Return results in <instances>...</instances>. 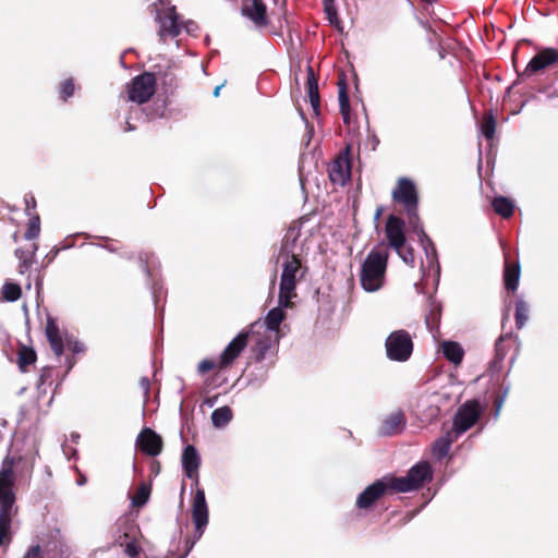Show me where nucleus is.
<instances>
[{
    "label": "nucleus",
    "mask_w": 558,
    "mask_h": 558,
    "mask_svg": "<svg viewBox=\"0 0 558 558\" xmlns=\"http://www.w3.org/2000/svg\"><path fill=\"white\" fill-rule=\"evenodd\" d=\"M280 257L283 258L279 284L280 304L283 306H292V299L296 296V283L304 277L306 267L302 266L298 255Z\"/></svg>",
    "instance_id": "20e7f679"
},
{
    "label": "nucleus",
    "mask_w": 558,
    "mask_h": 558,
    "mask_svg": "<svg viewBox=\"0 0 558 558\" xmlns=\"http://www.w3.org/2000/svg\"><path fill=\"white\" fill-rule=\"evenodd\" d=\"M507 393H508V389H506L504 395L500 398H498L495 402V405H496L495 416L496 417L499 415V412L501 410V407H502V403L505 401Z\"/></svg>",
    "instance_id": "8fccbe9b"
},
{
    "label": "nucleus",
    "mask_w": 558,
    "mask_h": 558,
    "mask_svg": "<svg viewBox=\"0 0 558 558\" xmlns=\"http://www.w3.org/2000/svg\"><path fill=\"white\" fill-rule=\"evenodd\" d=\"M459 437L453 436L452 432L449 429L439 437L433 445V452L438 459L445 458L448 452L450 451L451 445L458 439Z\"/></svg>",
    "instance_id": "cd10ccee"
},
{
    "label": "nucleus",
    "mask_w": 558,
    "mask_h": 558,
    "mask_svg": "<svg viewBox=\"0 0 558 558\" xmlns=\"http://www.w3.org/2000/svg\"><path fill=\"white\" fill-rule=\"evenodd\" d=\"M307 94L314 113L319 114V92L318 82L312 66L307 68Z\"/></svg>",
    "instance_id": "bb28decb"
},
{
    "label": "nucleus",
    "mask_w": 558,
    "mask_h": 558,
    "mask_svg": "<svg viewBox=\"0 0 558 558\" xmlns=\"http://www.w3.org/2000/svg\"><path fill=\"white\" fill-rule=\"evenodd\" d=\"M391 195L395 202L404 207L409 223L416 230L421 222L417 215L418 196L413 181L408 178H400Z\"/></svg>",
    "instance_id": "423d86ee"
},
{
    "label": "nucleus",
    "mask_w": 558,
    "mask_h": 558,
    "mask_svg": "<svg viewBox=\"0 0 558 558\" xmlns=\"http://www.w3.org/2000/svg\"><path fill=\"white\" fill-rule=\"evenodd\" d=\"M36 361V353L33 349L22 347L19 351V367L22 372L26 371V367L34 364Z\"/></svg>",
    "instance_id": "473e14b6"
},
{
    "label": "nucleus",
    "mask_w": 558,
    "mask_h": 558,
    "mask_svg": "<svg viewBox=\"0 0 558 558\" xmlns=\"http://www.w3.org/2000/svg\"><path fill=\"white\" fill-rule=\"evenodd\" d=\"M405 426V416L402 411L398 410L388 414L380 427L379 434L383 436H392L401 433Z\"/></svg>",
    "instance_id": "4be33fe9"
},
{
    "label": "nucleus",
    "mask_w": 558,
    "mask_h": 558,
    "mask_svg": "<svg viewBox=\"0 0 558 558\" xmlns=\"http://www.w3.org/2000/svg\"><path fill=\"white\" fill-rule=\"evenodd\" d=\"M74 362L69 363V369L73 367Z\"/></svg>",
    "instance_id": "13d9d810"
},
{
    "label": "nucleus",
    "mask_w": 558,
    "mask_h": 558,
    "mask_svg": "<svg viewBox=\"0 0 558 558\" xmlns=\"http://www.w3.org/2000/svg\"><path fill=\"white\" fill-rule=\"evenodd\" d=\"M21 287L13 282H5L2 287V298L8 302H15L21 298Z\"/></svg>",
    "instance_id": "72a5a7b5"
},
{
    "label": "nucleus",
    "mask_w": 558,
    "mask_h": 558,
    "mask_svg": "<svg viewBox=\"0 0 558 558\" xmlns=\"http://www.w3.org/2000/svg\"><path fill=\"white\" fill-rule=\"evenodd\" d=\"M248 332H240L223 350L219 359L221 368L229 366L247 344Z\"/></svg>",
    "instance_id": "6ab92c4d"
},
{
    "label": "nucleus",
    "mask_w": 558,
    "mask_h": 558,
    "mask_svg": "<svg viewBox=\"0 0 558 558\" xmlns=\"http://www.w3.org/2000/svg\"><path fill=\"white\" fill-rule=\"evenodd\" d=\"M389 477H384L367 486L357 497L359 509L371 508L388 489H390Z\"/></svg>",
    "instance_id": "4468645a"
},
{
    "label": "nucleus",
    "mask_w": 558,
    "mask_h": 558,
    "mask_svg": "<svg viewBox=\"0 0 558 558\" xmlns=\"http://www.w3.org/2000/svg\"><path fill=\"white\" fill-rule=\"evenodd\" d=\"M232 418V411L229 407H221L211 413V422L215 427H225Z\"/></svg>",
    "instance_id": "2f4dec72"
},
{
    "label": "nucleus",
    "mask_w": 558,
    "mask_h": 558,
    "mask_svg": "<svg viewBox=\"0 0 558 558\" xmlns=\"http://www.w3.org/2000/svg\"><path fill=\"white\" fill-rule=\"evenodd\" d=\"M241 13L256 27L268 25L267 7L263 0H242Z\"/></svg>",
    "instance_id": "2eb2a0df"
},
{
    "label": "nucleus",
    "mask_w": 558,
    "mask_h": 558,
    "mask_svg": "<svg viewBox=\"0 0 558 558\" xmlns=\"http://www.w3.org/2000/svg\"><path fill=\"white\" fill-rule=\"evenodd\" d=\"M397 252V254L401 257V259L409 266L413 267L414 266V254H413V250L411 247H404L401 246L400 250H395Z\"/></svg>",
    "instance_id": "79ce46f5"
},
{
    "label": "nucleus",
    "mask_w": 558,
    "mask_h": 558,
    "mask_svg": "<svg viewBox=\"0 0 558 558\" xmlns=\"http://www.w3.org/2000/svg\"><path fill=\"white\" fill-rule=\"evenodd\" d=\"M325 11H326V14H327V17L329 20V22L332 24V25H336L338 26L339 25V19H338V15H337V11L332 4L331 1H326L325 2Z\"/></svg>",
    "instance_id": "37998d69"
},
{
    "label": "nucleus",
    "mask_w": 558,
    "mask_h": 558,
    "mask_svg": "<svg viewBox=\"0 0 558 558\" xmlns=\"http://www.w3.org/2000/svg\"><path fill=\"white\" fill-rule=\"evenodd\" d=\"M134 129H135V128H134V126H132V124H131L129 121H126L125 131H126V132H130V131H133Z\"/></svg>",
    "instance_id": "603ef678"
},
{
    "label": "nucleus",
    "mask_w": 558,
    "mask_h": 558,
    "mask_svg": "<svg viewBox=\"0 0 558 558\" xmlns=\"http://www.w3.org/2000/svg\"><path fill=\"white\" fill-rule=\"evenodd\" d=\"M339 106L343 120L347 122L349 120L350 105L344 84L339 88Z\"/></svg>",
    "instance_id": "58836bf2"
},
{
    "label": "nucleus",
    "mask_w": 558,
    "mask_h": 558,
    "mask_svg": "<svg viewBox=\"0 0 558 558\" xmlns=\"http://www.w3.org/2000/svg\"><path fill=\"white\" fill-rule=\"evenodd\" d=\"M157 81L154 74L145 72L135 76L126 86L128 100L142 105L155 94Z\"/></svg>",
    "instance_id": "9b49d317"
},
{
    "label": "nucleus",
    "mask_w": 558,
    "mask_h": 558,
    "mask_svg": "<svg viewBox=\"0 0 558 558\" xmlns=\"http://www.w3.org/2000/svg\"><path fill=\"white\" fill-rule=\"evenodd\" d=\"M328 172L333 184L343 186L351 175V162L348 153L336 158L329 166Z\"/></svg>",
    "instance_id": "a211bd4d"
},
{
    "label": "nucleus",
    "mask_w": 558,
    "mask_h": 558,
    "mask_svg": "<svg viewBox=\"0 0 558 558\" xmlns=\"http://www.w3.org/2000/svg\"><path fill=\"white\" fill-rule=\"evenodd\" d=\"M64 347H66L73 353H83L86 350L85 344L83 342L69 336L65 337Z\"/></svg>",
    "instance_id": "a19ab883"
},
{
    "label": "nucleus",
    "mask_w": 558,
    "mask_h": 558,
    "mask_svg": "<svg viewBox=\"0 0 558 558\" xmlns=\"http://www.w3.org/2000/svg\"><path fill=\"white\" fill-rule=\"evenodd\" d=\"M529 319V305L523 300H518L515 305V325L521 329Z\"/></svg>",
    "instance_id": "c9c22d12"
},
{
    "label": "nucleus",
    "mask_w": 558,
    "mask_h": 558,
    "mask_svg": "<svg viewBox=\"0 0 558 558\" xmlns=\"http://www.w3.org/2000/svg\"><path fill=\"white\" fill-rule=\"evenodd\" d=\"M299 236H300V228L296 226L289 227L283 236L282 246H281L279 256L298 255L295 252V243H296Z\"/></svg>",
    "instance_id": "393cba45"
},
{
    "label": "nucleus",
    "mask_w": 558,
    "mask_h": 558,
    "mask_svg": "<svg viewBox=\"0 0 558 558\" xmlns=\"http://www.w3.org/2000/svg\"><path fill=\"white\" fill-rule=\"evenodd\" d=\"M40 233V220L38 215L29 216V222L27 226V230L24 234L26 240H34Z\"/></svg>",
    "instance_id": "e433bc0d"
},
{
    "label": "nucleus",
    "mask_w": 558,
    "mask_h": 558,
    "mask_svg": "<svg viewBox=\"0 0 558 558\" xmlns=\"http://www.w3.org/2000/svg\"><path fill=\"white\" fill-rule=\"evenodd\" d=\"M150 496V486L142 484L137 492L132 497V506L141 508L145 506Z\"/></svg>",
    "instance_id": "f704fd0d"
},
{
    "label": "nucleus",
    "mask_w": 558,
    "mask_h": 558,
    "mask_svg": "<svg viewBox=\"0 0 558 558\" xmlns=\"http://www.w3.org/2000/svg\"><path fill=\"white\" fill-rule=\"evenodd\" d=\"M137 447L147 456L156 457L162 450L161 437L151 428L145 427L136 438Z\"/></svg>",
    "instance_id": "dca6fc26"
},
{
    "label": "nucleus",
    "mask_w": 558,
    "mask_h": 558,
    "mask_svg": "<svg viewBox=\"0 0 558 558\" xmlns=\"http://www.w3.org/2000/svg\"><path fill=\"white\" fill-rule=\"evenodd\" d=\"M140 527L134 520L122 517L120 518L112 531L113 545L124 547V554L130 558H138L142 550L137 544Z\"/></svg>",
    "instance_id": "39448f33"
},
{
    "label": "nucleus",
    "mask_w": 558,
    "mask_h": 558,
    "mask_svg": "<svg viewBox=\"0 0 558 558\" xmlns=\"http://www.w3.org/2000/svg\"><path fill=\"white\" fill-rule=\"evenodd\" d=\"M75 90L74 82L72 78H68L63 81L60 85V97L63 100H68L70 97L73 96Z\"/></svg>",
    "instance_id": "ea45409f"
},
{
    "label": "nucleus",
    "mask_w": 558,
    "mask_h": 558,
    "mask_svg": "<svg viewBox=\"0 0 558 558\" xmlns=\"http://www.w3.org/2000/svg\"><path fill=\"white\" fill-rule=\"evenodd\" d=\"M481 132L487 140H493L496 132V121L493 114L487 116L482 125Z\"/></svg>",
    "instance_id": "4c0bfd02"
},
{
    "label": "nucleus",
    "mask_w": 558,
    "mask_h": 558,
    "mask_svg": "<svg viewBox=\"0 0 558 558\" xmlns=\"http://www.w3.org/2000/svg\"><path fill=\"white\" fill-rule=\"evenodd\" d=\"M201 465V458L197 450L189 445L184 448L182 453V468L184 474L193 480L195 484L198 483V469Z\"/></svg>",
    "instance_id": "412c9836"
},
{
    "label": "nucleus",
    "mask_w": 558,
    "mask_h": 558,
    "mask_svg": "<svg viewBox=\"0 0 558 558\" xmlns=\"http://www.w3.org/2000/svg\"><path fill=\"white\" fill-rule=\"evenodd\" d=\"M291 306H283L280 304V296L278 298V306L271 308L266 315L263 322L257 320L253 323L250 327V333H260V330H265L267 333H276L279 335V328L283 319L286 318V314L283 310L290 308Z\"/></svg>",
    "instance_id": "f8f14e48"
},
{
    "label": "nucleus",
    "mask_w": 558,
    "mask_h": 558,
    "mask_svg": "<svg viewBox=\"0 0 558 558\" xmlns=\"http://www.w3.org/2000/svg\"><path fill=\"white\" fill-rule=\"evenodd\" d=\"M414 231L417 233L420 238V241L425 251L426 258L430 264H433L436 260V250L432 240L425 234L421 223L418 225V228Z\"/></svg>",
    "instance_id": "7c9ffc66"
},
{
    "label": "nucleus",
    "mask_w": 558,
    "mask_h": 558,
    "mask_svg": "<svg viewBox=\"0 0 558 558\" xmlns=\"http://www.w3.org/2000/svg\"><path fill=\"white\" fill-rule=\"evenodd\" d=\"M14 482L13 460L5 459L0 470V545L10 542L12 519L16 514Z\"/></svg>",
    "instance_id": "f257e3e1"
},
{
    "label": "nucleus",
    "mask_w": 558,
    "mask_h": 558,
    "mask_svg": "<svg viewBox=\"0 0 558 558\" xmlns=\"http://www.w3.org/2000/svg\"><path fill=\"white\" fill-rule=\"evenodd\" d=\"M154 8L159 40L166 44L175 39L182 32V20L175 5L171 4L170 0H156Z\"/></svg>",
    "instance_id": "7ed1b4c3"
},
{
    "label": "nucleus",
    "mask_w": 558,
    "mask_h": 558,
    "mask_svg": "<svg viewBox=\"0 0 558 558\" xmlns=\"http://www.w3.org/2000/svg\"><path fill=\"white\" fill-rule=\"evenodd\" d=\"M252 336H256L254 352L257 361H263L269 353H272L280 339V336L267 333L265 330H260V333H252Z\"/></svg>",
    "instance_id": "aec40b11"
},
{
    "label": "nucleus",
    "mask_w": 558,
    "mask_h": 558,
    "mask_svg": "<svg viewBox=\"0 0 558 558\" xmlns=\"http://www.w3.org/2000/svg\"><path fill=\"white\" fill-rule=\"evenodd\" d=\"M389 253L383 244L373 247L361 265L360 282L366 292H376L385 283Z\"/></svg>",
    "instance_id": "f03ea898"
},
{
    "label": "nucleus",
    "mask_w": 558,
    "mask_h": 558,
    "mask_svg": "<svg viewBox=\"0 0 558 558\" xmlns=\"http://www.w3.org/2000/svg\"><path fill=\"white\" fill-rule=\"evenodd\" d=\"M492 206L496 214H498L502 218L511 217L514 210L513 202L505 196L495 197L492 202Z\"/></svg>",
    "instance_id": "c756f323"
},
{
    "label": "nucleus",
    "mask_w": 558,
    "mask_h": 558,
    "mask_svg": "<svg viewBox=\"0 0 558 558\" xmlns=\"http://www.w3.org/2000/svg\"><path fill=\"white\" fill-rule=\"evenodd\" d=\"M380 214H381V210H380V209H378V210L376 211V218H378V217L380 216Z\"/></svg>",
    "instance_id": "5fc2aeb1"
},
{
    "label": "nucleus",
    "mask_w": 558,
    "mask_h": 558,
    "mask_svg": "<svg viewBox=\"0 0 558 558\" xmlns=\"http://www.w3.org/2000/svg\"><path fill=\"white\" fill-rule=\"evenodd\" d=\"M483 410L480 402L475 399L468 400L461 404L453 416L450 429L453 436L460 437L473 427L477 423Z\"/></svg>",
    "instance_id": "1a4fd4ad"
},
{
    "label": "nucleus",
    "mask_w": 558,
    "mask_h": 558,
    "mask_svg": "<svg viewBox=\"0 0 558 558\" xmlns=\"http://www.w3.org/2000/svg\"><path fill=\"white\" fill-rule=\"evenodd\" d=\"M192 520L195 525V534L192 539L186 541L185 550L178 558H184L187 556L190 550L204 534V531L208 524V506L203 489H197L194 495L192 505Z\"/></svg>",
    "instance_id": "6e6552de"
},
{
    "label": "nucleus",
    "mask_w": 558,
    "mask_h": 558,
    "mask_svg": "<svg viewBox=\"0 0 558 558\" xmlns=\"http://www.w3.org/2000/svg\"><path fill=\"white\" fill-rule=\"evenodd\" d=\"M24 203H25V210L28 216H34L32 214V210L36 207V199L32 194H26L24 196Z\"/></svg>",
    "instance_id": "c03bdc74"
},
{
    "label": "nucleus",
    "mask_w": 558,
    "mask_h": 558,
    "mask_svg": "<svg viewBox=\"0 0 558 558\" xmlns=\"http://www.w3.org/2000/svg\"><path fill=\"white\" fill-rule=\"evenodd\" d=\"M222 84L221 85H218L215 89H214V96L215 97H218L219 96V93H220V89L222 88Z\"/></svg>",
    "instance_id": "3c124183"
},
{
    "label": "nucleus",
    "mask_w": 558,
    "mask_h": 558,
    "mask_svg": "<svg viewBox=\"0 0 558 558\" xmlns=\"http://www.w3.org/2000/svg\"><path fill=\"white\" fill-rule=\"evenodd\" d=\"M440 348L444 356L451 363L458 365L462 362L464 350L460 343L445 340L440 343Z\"/></svg>",
    "instance_id": "a878e982"
},
{
    "label": "nucleus",
    "mask_w": 558,
    "mask_h": 558,
    "mask_svg": "<svg viewBox=\"0 0 558 558\" xmlns=\"http://www.w3.org/2000/svg\"><path fill=\"white\" fill-rule=\"evenodd\" d=\"M38 250L37 244L32 243L25 248L15 250V256L19 258V272L26 274L34 264L35 255Z\"/></svg>",
    "instance_id": "b1692460"
},
{
    "label": "nucleus",
    "mask_w": 558,
    "mask_h": 558,
    "mask_svg": "<svg viewBox=\"0 0 558 558\" xmlns=\"http://www.w3.org/2000/svg\"><path fill=\"white\" fill-rule=\"evenodd\" d=\"M555 65H558V49L544 48L530 60L523 74L531 76Z\"/></svg>",
    "instance_id": "ddd939ff"
},
{
    "label": "nucleus",
    "mask_w": 558,
    "mask_h": 558,
    "mask_svg": "<svg viewBox=\"0 0 558 558\" xmlns=\"http://www.w3.org/2000/svg\"><path fill=\"white\" fill-rule=\"evenodd\" d=\"M140 386L144 392L145 400H147L149 397V388H150L149 379L147 377H143L140 381Z\"/></svg>",
    "instance_id": "09e8293b"
},
{
    "label": "nucleus",
    "mask_w": 558,
    "mask_h": 558,
    "mask_svg": "<svg viewBox=\"0 0 558 558\" xmlns=\"http://www.w3.org/2000/svg\"><path fill=\"white\" fill-rule=\"evenodd\" d=\"M216 366L214 361L210 360H203L199 362L197 369L201 374H205L209 371H211Z\"/></svg>",
    "instance_id": "49530a36"
},
{
    "label": "nucleus",
    "mask_w": 558,
    "mask_h": 558,
    "mask_svg": "<svg viewBox=\"0 0 558 558\" xmlns=\"http://www.w3.org/2000/svg\"><path fill=\"white\" fill-rule=\"evenodd\" d=\"M206 403H207L208 405H210V407H213V405H214V402H213V401H209V400H208Z\"/></svg>",
    "instance_id": "4d7b16f0"
},
{
    "label": "nucleus",
    "mask_w": 558,
    "mask_h": 558,
    "mask_svg": "<svg viewBox=\"0 0 558 558\" xmlns=\"http://www.w3.org/2000/svg\"><path fill=\"white\" fill-rule=\"evenodd\" d=\"M197 25L195 22L189 20L183 22L182 21V31L184 29L187 34H194L197 31Z\"/></svg>",
    "instance_id": "de8ad7c7"
},
{
    "label": "nucleus",
    "mask_w": 558,
    "mask_h": 558,
    "mask_svg": "<svg viewBox=\"0 0 558 558\" xmlns=\"http://www.w3.org/2000/svg\"><path fill=\"white\" fill-rule=\"evenodd\" d=\"M4 427V422H0V440L2 439V429Z\"/></svg>",
    "instance_id": "864d4df0"
},
{
    "label": "nucleus",
    "mask_w": 558,
    "mask_h": 558,
    "mask_svg": "<svg viewBox=\"0 0 558 558\" xmlns=\"http://www.w3.org/2000/svg\"><path fill=\"white\" fill-rule=\"evenodd\" d=\"M504 278L506 289L514 292L520 280V265L506 263Z\"/></svg>",
    "instance_id": "c85d7f7f"
},
{
    "label": "nucleus",
    "mask_w": 558,
    "mask_h": 558,
    "mask_svg": "<svg viewBox=\"0 0 558 558\" xmlns=\"http://www.w3.org/2000/svg\"><path fill=\"white\" fill-rule=\"evenodd\" d=\"M85 481H86L85 478H82V480L78 482V484H80V485H83V484L85 483Z\"/></svg>",
    "instance_id": "6e6d98bb"
},
{
    "label": "nucleus",
    "mask_w": 558,
    "mask_h": 558,
    "mask_svg": "<svg viewBox=\"0 0 558 558\" xmlns=\"http://www.w3.org/2000/svg\"><path fill=\"white\" fill-rule=\"evenodd\" d=\"M24 558H44L39 545H34L25 553Z\"/></svg>",
    "instance_id": "a18cd8bd"
},
{
    "label": "nucleus",
    "mask_w": 558,
    "mask_h": 558,
    "mask_svg": "<svg viewBox=\"0 0 558 558\" xmlns=\"http://www.w3.org/2000/svg\"><path fill=\"white\" fill-rule=\"evenodd\" d=\"M387 356L391 361L405 362L413 352V341L407 330L392 331L385 342Z\"/></svg>",
    "instance_id": "9d476101"
},
{
    "label": "nucleus",
    "mask_w": 558,
    "mask_h": 558,
    "mask_svg": "<svg viewBox=\"0 0 558 558\" xmlns=\"http://www.w3.org/2000/svg\"><path fill=\"white\" fill-rule=\"evenodd\" d=\"M432 478V469L428 462L422 461L413 465L405 476L389 477L390 490L409 493L420 488L425 481Z\"/></svg>",
    "instance_id": "0eeeda50"
},
{
    "label": "nucleus",
    "mask_w": 558,
    "mask_h": 558,
    "mask_svg": "<svg viewBox=\"0 0 558 558\" xmlns=\"http://www.w3.org/2000/svg\"><path fill=\"white\" fill-rule=\"evenodd\" d=\"M46 336L54 354L60 356L64 350L65 339L61 336L56 322L50 317L47 319L46 324Z\"/></svg>",
    "instance_id": "5701e85b"
},
{
    "label": "nucleus",
    "mask_w": 558,
    "mask_h": 558,
    "mask_svg": "<svg viewBox=\"0 0 558 558\" xmlns=\"http://www.w3.org/2000/svg\"><path fill=\"white\" fill-rule=\"evenodd\" d=\"M385 232L388 243L393 250H400L405 243L404 221L399 217L388 216Z\"/></svg>",
    "instance_id": "f3484780"
}]
</instances>
